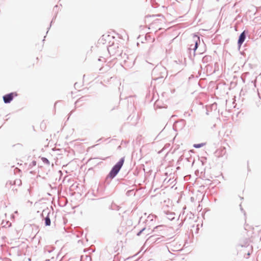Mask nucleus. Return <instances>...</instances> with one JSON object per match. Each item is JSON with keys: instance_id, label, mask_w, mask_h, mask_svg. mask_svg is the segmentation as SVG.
I'll return each mask as SVG.
<instances>
[{"instance_id": "nucleus-13", "label": "nucleus", "mask_w": 261, "mask_h": 261, "mask_svg": "<svg viewBox=\"0 0 261 261\" xmlns=\"http://www.w3.org/2000/svg\"><path fill=\"white\" fill-rule=\"evenodd\" d=\"M41 160L44 164H46L47 165H49L50 164L49 160L46 158L42 157L41 158Z\"/></svg>"}, {"instance_id": "nucleus-1", "label": "nucleus", "mask_w": 261, "mask_h": 261, "mask_svg": "<svg viewBox=\"0 0 261 261\" xmlns=\"http://www.w3.org/2000/svg\"><path fill=\"white\" fill-rule=\"evenodd\" d=\"M124 162V157L121 158L112 168L104 181V191L107 190V187L110 185L111 180L116 176L121 169Z\"/></svg>"}, {"instance_id": "nucleus-6", "label": "nucleus", "mask_w": 261, "mask_h": 261, "mask_svg": "<svg viewBox=\"0 0 261 261\" xmlns=\"http://www.w3.org/2000/svg\"><path fill=\"white\" fill-rule=\"evenodd\" d=\"M164 70V69L163 67H156L153 68L152 71V79L154 80H157L160 79H163L164 77L163 75H160L159 76H155L156 74H157V72L160 71L161 70Z\"/></svg>"}, {"instance_id": "nucleus-30", "label": "nucleus", "mask_w": 261, "mask_h": 261, "mask_svg": "<svg viewBox=\"0 0 261 261\" xmlns=\"http://www.w3.org/2000/svg\"><path fill=\"white\" fill-rule=\"evenodd\" d=\"M209 66V65H208V64H207V65H206V67H207V66Z\"/></svg>"}, {"instance_id": "nucleus-27", "label": "nucleus", "mask_w": 261, "mask_h": 261, "mask_svg": "<svg viewBox=\"0 0 261 261\" xmlns=\"http://www.w3.org/2000/svg\"><path fill=\"white\" fill-rule=\"evenodd\" d=\"M240 207H241V211H242V212H244V210L242 208V207H241V204H240Z\"/></svg>"}, {"instance_id": "nucleus-4", "label": "nucleus", "mask_w": 261, "mask_h": 261, "mask_svg": "<svg viewBox=\"0 0 261 261\" xmlns=\"http://www.w3.org/2000/svg\"><path fill=\"white\" fill-rule=\"evenodd\" d=\"M17 96L16 92H11L4 95L3 96V100L5 103H10L13 99L15 96Z\"/></svg>"}, {"instance_id": "nucleus-32", "label": "nucleus", "mask_w": 261, "mask_h": 261, "mask_svg": "<svg viewBox=\"0 0 261 261\" xmlns=\"http://www.w3.org/2000/svg\"><path fill=\"white\" fill-rule=\"evenodd\" d=\"M219 0H217V1H219Z\"/></svg>"}, {"instance_id": "nucleus-2", "label": "nucleus", "mask_w": 261, "mask_h": 261, "mask_svg": "<svg viewBox=\"0 0 261 261\" xmlns=\"http://www.w3.org/2000/svg\"><path fill=\"white\" fill-rule=\"evenodd\" d=\"M200 42V37L194 34L193 36L192 42L189 45V47L188 48L191 56L192 51H193V56L194 57L195 56V51L197 49Z\"/></svg>"}, {"instance_id": "nucleus-24", "label": "nucleus", "mask_w": 261, "mask_h": 261, "mask_svg": "<svg viewBox=\"0 0 261 261\" xmlns=\"http://www.w3.org/2000/svg\"><path fill=\"white\" fill-rule=\"evenodd\" d=\"M57 8H58V6L57 5L55 6L54 8V10L56 11L57 10Z\"/></svg>"}, {"instance_id": "nucleus-9", "label": "nucleus", "mask_w": 261, "mask_h": 261, "mask_svg": "<svg viewBox=\"0 0 261 261\" xmlns=\"http://www.w3.org/2000/svg\"><path fill=\"white\" fill-rule=\"evenodd\" d=\"M166 217L170 220H173L175 218V214L173 212H167L166 213Z\"/></svg>"}, {"instance_id": "nucleus-16", "label": "nucleus", "mask_w": 261, "mask_h": 261, "mask_svg": "<svg viewBox=\"0 0 261 261\" xmlns=\"http://www.w3.org/2000/svg\"><path fill=\"white\" fill-rule=\"evenodd\" d=\"M14 184L20 186L21 184V181L20 179H16L14 181Z\"/></svg>"}, {"instance_id": "nucleus-29", "label": "nucleus", "mask_w": 261, "mask_h": 261, "mask_svg": "<svg viewBox=\"0 0 261 261\" xmlns=\"http://www.w3.org/2000/svg\"><path fill=\"white\" fill-rule=\"evenodd\" d=\"M48 252L49 253H50V252H51V251L48 250Z\"/></svg>"}, {"instance_id": "nucleus-14", "label": "nucleus", "mask_w": 261, "mask_h": 261, "mask_svg": "<svg viewBox=\"0 0 261 261\" xmlns=\"http://www.w3.org/2000/svg\"><path fill=\"white\" fill-rule=\"evenodd\" d=\"M204 145H205V143H199V144H194L193 145V147L196 148H201L202 146H203Z\"/></svg>"}, {"instance_id": "nucleus-15", "label": "nucleus", "mask_w": 261, "mask_h": 261, "mask_svg": "<svg viewBox=\"0 0 261 261\" xmlns=\"http://www.w3.org/2000/svg\"><path fill=\"white\" fill-rule=\"evenodd\" d=\"M216 107V105H215V103L213 104L212 106H210V107L211 108H213V107ZM210 108V107H206V115H208V108Z\"/></svg>"}, {"instance_id": "nucleus-19", "label": "nucleus", "mask_w": 261, "mask_h": 261, "mask_svg": "<svg viewBox=\"0 0 261 261\" xmlns=\"http://www.w3.org/2000/svg\"><path fill=\"white\" fill-rule=\"evenodd\" d=\"M86 260H89V261H91V257L90 256H86Z\"/></svg>"}, {"instance_id": "nucleus-7", "label": "nucleus", "mask_w": 261, "mask_h": 261, "mask_svg": "<svg viewBox=\"0 0 261 261\" xmlns=\"http://www.w3.org/2000/svg\"><path fill=\"white\" fill-rule=\"evenodd\" d=\"M164 238L163 236L161 237H156V236H151L148 239V240L150 242H160L163 241L162 239Z\"/></svg>"}, {"instance_id": "nucleus-20", "label": "nucleus", "mask_w": 261, "mask_h": 261, "mask_svg": "<svg viewBox=\"0 0 261 261\" xmlns=\"http://www.w3.org/2000/svg\"><path fill=\"white\" fill-rule=\"evenodd\" d=\"M56 16H55L52 19L51 22H50V26H49V28L51 27V23H53V21L56 19Z\"/></svg>"}, {"instance_id": "nucleus-31", "label": "nucleus", "mask_w": 261, "mask_h": 261, "mask_svg": "<svg viewBox=\"0 0 261 261\" xmlns=\"http://www.w3.org/2000/svg\"><path fill=\"white\" fill-rule=\"evenodd\" d=\"M150 218V216L148 217V219H149Z\"/></svg>"}, {"instance_id": "nucleus-26", "label": "nucleus", "mask_w": 261, "mask_h": 261, "mask_svg": "<svg viewBox=\"0 0 261 261\" xmlns=\"http://www.w3.org/2000/svg\"><path fill=\"white\" fill-rule=\"evenodd\" d=\"M73 111H71V112H70V114H69V116H70L71 115V113H72V112H73ZM69 117H68V118L67 120L69 119Z\"/></svg>"}, {"instance_id": "nucleus-12", "label": "nucleus", "mask_w": 261, "mask_h": 261, "mask_svg": "<svg viewBox=\"0 0 261 261\" xmlns=\"http://www.w3.org/2000/svg\"><path fill=\"white\" fill-rule=\"evenodd\" d=\"M178 124H181V128H182L185 125V121L182 119L180 121L177 122L174 125V127H176V125Z\"/></svg>"}, {"instance_id": "nucleus-18", "label": "nucleus", "mask_w": 261, "mask_h": 261, "mask_svg": "<svg viewBox=\"0 0 261 261\" xmlns=\"http://www.w3.org/2000/svg\"><path fill=\"white\" fill-rule=\"evenodd\" d=\"M191 116V113L189 112H186L184 113L185 117H190Z\"/></svg>"}, {"instance_id": "nucleus-11", "label": "nucleus", "mask_w": 261, "mask_h": 261, "mask_svg": "<svg viewBox=\"0 0 261 261\" xmlns=\"http://www.w3.org/2000/svg\"><path fill=\"white\" fill-rule=\"evenodd\" d=\"M149 229H148L147 230L146 229V227H144L143 228H142L137 233V236H140L142 233H143L144 231H146V233L147 234H149Z\"/></svg>"}, {"instance_id": "nucleus-3", "label": "nucleus", "mask_w": 261, "mask_h": 261, "mask_svg": "<svg viewBox=\"0 0 261 261\" xmlns=\"http://www.w3.org/2000/svg\"><path fill=\"white\" fill-rule=\"evenodd\" d=\"M49 214L50 211L48 210V209L43 210L42 212L41 217L44 219L45 226L50 225L51 222L49 216Z\"/></svg>"}, {"instance_id": "nucleus-8", "label": "nucleus", "mask_w": 261, "mask_h": 261, "mask_svg": "<svg viewBox=\"0 0 261 261\" xmlns=\"http://www.w3.org/2000/svg\"><path fill=\"white\" fill-rule=\"evenodd\" d=\"M212 60V57L211 56H205L202 59V62L203 63H208L211 62Z\"/></svg>"}, {"instance_id": "nucleus-5", "label": "nucleus", "mask_w": 261, "mask_h": 261, "mask_svg": "<svg viewBox=\"0 0 261 261\" xmlns=\"http://www.w3.org/2000/svg\"><path fill=\"white\" fill-rule=\"evenodd\" d=\"M248 33V31L245 30L243 31L239 35V39L238 40V45L239 48L241 47V45L245 40V39L246 38V35Z\"/></svg>"}, {"instance_id": "nucleus-25", "label": "nucleus", "mask_w": 261, "mask_h": 261, "mask_svg": "<svg viewBox=\"0 0 261 261\" xmlns=\"http://www.w3.org/2000/svg\"><path fill=\"white\" fill-rule=\"evenodd\" d=\"M250 255V253H249V252H248V253L247 254V256H246V258H248V256H249Z\"/></svg>"}, {"instance_id": "nucleus-28", "label": "nucleus", "mask_w": 261, "mask_h": 261, "mask_svg": "<svg viewBox=\"0 0 261 261\" xmlns=\"http://www.w3.org/2000/svg\"><path fill=\"white\" fill-rule=\"evenodd\" d=\"M9 184H10V185H11V184H12V181H9Z\"/></svg>"}, {"instance_id": "nucleus-21", "label": "nucleus", "mask_w": 261, "mask_h": 261, "mask_svg": "<svg viewBox=\"0 0 261 261\" xmlns=\"http://www.w3.org/2000/svg\"><path fill=\"white\" fill-rule=\"evenodd\" d=\"M132 192H133L132 190H129L126 192V194L129 195V194H130V193H131Z\"/></svg>"}, {"instance_id": "nucleus-23", "label": "nucleus", "mask_w": 261, "mask_h": 261, "mask_svg": "<svg viewBox=\"0 0 261 261\" xmlns=\"http://www.w3.org/2000/svg\"><path fill=\"white\" fill-rule=\"evenodd\" d=\"M242 247L248 246V242H247L245 245H241Z\"/></svg>"}, {"instance_id": "nucleus-10", "label": "nucleus", "mask_w": 261, "mask_h": 261, "mask_svg": "<svg viewBox=\"0 0 261 261\" xmlns=\"http://www.w3.org/2000/svg\"><path fill=\"white\" fill-rule=\"evenodd\" d=\"M166 229V227L164 225H159L154 227V231H162Z\"/></svg>"}, {"instance_id": "nucleus-22", "label": "nucleus", "mask_w": 261, "mask_h": 261, "mask_svg": "<svg viewBox=\"0 0 261 261\" xmlns=\"http://www.w3.org/2000/svg\"><path fill=\"white\" fill-rule=\"evenodd\" d=\"M83 98V97H81V98H79V99H78V100L75 102V103L76 104L77 102H79L80 101H81V99H82V98Z\"/></svg>"}, {"instance_id": "nucleus-17", "label": "nucleus", "mask_w": 261, "mask_h": 261, "mask_svg": "<svg viewBox=\"0 0 261 261\" xmlns=\"http://www.w3.org/2000/svg\"><path fill=\"white\" fill-rule=\"evenodd\" d=\"M36 165V161H33L30 164L29 166L33 167Z\"/></svg>"}]
</instances>
